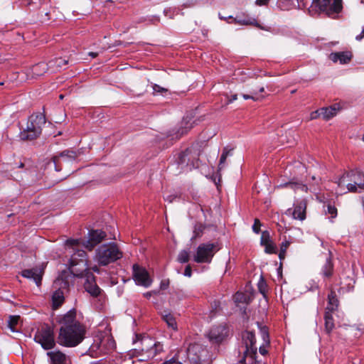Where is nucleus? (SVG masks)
Instances as JSON below:
<instances>
[{
	"mask_svg": "<svg viewBox=\"0 0 364 364\" xmlns=\"http://www.w3.org/2000/svg\"><path fill=\"white\" fill-rule=\"evenodd\" d=\"M60 324L57 341L68 348L78 346L85 338L86 327L76 318V311L73 309L58 318Z\"/></svg>",
	"mask_w": 364,
	"mask_h": 364,
	"instance_id": "f257e3e1",
	"label": "nucleus"
},
{
	"mask_svg": "<svg viewBox=\"0 0 364 364\" xmlns=\"http://www.w3.org/2000/svg\"><path fill=\"white\" fill-rule=\"evenodd\" d=\"M81 240L78 239H68L65 245L72 250L70 259V271L75 277H82L85 271L88 270L87 255L86 252L80 249Z\"/></svg>",
	"mask_w": 364,
	"mask_h": 364,
	"instance_id": "f03ea898",
	"label": "nucleus"
},
{
	"mask_svg": "<svg viewBox=\"0 0 364 364\" xmlns=\"http://www.w3.org/2000/svg\"><path fill=\"white\" fill-rule=\"evenodd\" d=\"M338 186L341 188L340 194L364 190V174L354 171L348 172L339 178Z\"/></svg>",
	"mask_w": 364,
	"mask_h": 364,
	"instance_id": "7ed1b4c3",
	"label": "nucleus"
},
{
	"mask_svg": "<svg viewBox=\"0 0 364 364\" xmlns=\"http://www.w3.org/2000/svg\"><path fill=\"white\" fill-rule=\"evenodd\" d=\"M123 256L122 252L114 243L104 244L95 250L94 260L101 266H107Z\"/></svg>",
	"mask_w": 364,
	"mask_h": 364,
	"instance_id": "20e7f679",
	"label": "nucleus"
},
{
	"mask_svg": "<svg viewBox=\"0 0 364 364\" xmlns=\"http://www.w3.org/2000/svg\"><path fill=\"white\" fill-rule=\"evenodd\" d=\"M202 152L199 143L193 144L183 151L179 153L176 162L181 169L192 170L199 166V157Z\"/></svg>",
	"mask_w": 364,
	"mask_h": 364,
	"instance_id": "39448f33",
	"label": "nucleus"
},
{
	"mask_svg": "<svg viewBox=\"0 0 364 364\" xmlns=\"http://www.w3.org/2000/svg\"><path fill=\"white\" fill-rule=\"evenodd\" d=\"M46 123V117L41 113L31 114L28 120L26 128L21 132L22 140H33L41 134L42 126Z\"/></svg>",
	"mask_w": 364,
	"mask_h": 364,
	"instance_id": "423d86ee",
	"label": "nucleus"
},
{
	"mask_svg": "<svg viewBox=\"0 0 364 364\" xmlns=\"http://www.w3.org/2000/svg\"><path fill=\"white\" fill-rule=\"evenodd\" d=\"M69 282L62 277L53 282V291L51 295V306L53 310L59 309L65 302V294L68 291Z\"/></svg>",
	"mask_w": 364,
	"mask_h": 364,
	"instance_id": "0eeeda50",
	"label": "nucleus"
},
{
	"mask_svg": "<svg viewBox=\"0 0 364 364\" xmlns=\"http://www.w3.org/2000/svg\"><path fill=\"white\" fill-rule=\"evenodd\" d=\"M311 7L330 16L340 13L343 9V4L342 0H312Z\"/></svg>",
	"mask_w": 364,
	"mask_h": 364,
	"instance_id": "6e6552de",
	"label": "nucleus"
},
{
	"mask_svg": "<svg viewBox=\"0 0 364 364\" xmlns=\"http://www.w3.org/2000/svg\"><path fill=\"white\" fill-rule=\"evenodd\" d=\"M34 340L46 350L52 349L55 346L53 329L48 325L36 332Z\"/></svg>",
	"mask_w": 364,
	"mask_h": 364,
	"instance_id": "1a4fd4ad",
	"label": "nucleus"
},
{
	"mask_svg": "<svg viewBox=\"0 0 364 364\" xmlns=\"http://www.w3.org/2000/svg\"><path fill=\"white\" fill-rule=\"evenodd\" d=\"M216 251L214 243L200 244L194 255V261L198 263H210Z\"/></svg>",
	"mask_w": 364,
	"mask_h": 364,
	"instance_id": "9d476101",
	"label": "nucleus"
},
{
	"mask_svg": "<svg viewBox=\"0 0 364 364\" xmlns=\"http://www.w3.org/2000/svg\"><path fill=\"white\" fill-rule=\"evenodd\" d=\"M187 355L191 362L196 364H201L202 362L205 360L208 356V350L200 344L193 343L189 346L187 350Z\"/></svg>",
	"mask_w": 364,
	"mask_h": 364,
	"instance_id": "9b49d317",
	"label": "nucleus"
},
{
	"mask_svg": "<svg viewBox=\"0 0 364 364\" xmlns=\"http://www.w3.org/2000/svg\"><path fill=\"white\" fill-rule=\"evenodd\" d=\"M141 343L142 347L140 350L148 359L153 358L159 352L162 350V346L159 343H156L150 338L142 339Z\"/></svg>",
	"mask_w": 364,
	"mask_h": 364,
	"instance_id": "f8f14e48",
	"label": "nucleus"
},
{
	"mask_svg": "<svg viewBox=\"0 0 364 364\" xmlns=\"http://www.w3.org/2000/svg\"><path fill=\"white\" fill-rule=\"evenodd\" d=\"M132 269L133 277L136 284L144 287H148L151 284L152 280L144 268L138 264H134Z\"/></svg>",
	"mask_w": 364,
	"mask_h": 364,
	"instance_id": "ddd939ff",
	"label": "nucleus"
},
{
	"mask_svg": "<svg viewBox=\"0 0 364 364\" xmlns=\"http://www.w3.org/2000/svg\"><path fill=\"white\" fill-rule=\"evenodd\" d=\"M107 237L105 232L99 230H90L88 233V240L82 243V246L91 251Z\"/></svg>",
	"mask_w": 364,
	"mask_h": 364,
	"instance_id": "4468645a",
	"label": "nucleus"
},
{
	"mask_svg": "<svg viewBox=\"0 0 364 364\" xmlns=\"http://www.w3.org/2000/svg\"><path fill=\"white\" fill-rule=\"evenodd\" d=\"M294 206L293 209L289 208L287 210V214L292 215L294 219L304 220L306 218V200L302 199L296 201Z\"/></svg>",
	"mask_w": 364,
	"mask_h": 364,
	"instance_id": "2eb2a0df",
	"label": "nucleus"
},
{
	"mask_svg": "<svg viewBox=\"0 0 364 364\" xmlns=\"http://www.w3.org/2000/svg\"><path fill=\"white\" fill-rule=\"evenodd\" d=\"M85 276L86 279L84 284V287L86 291L93 297H97L100 295L102 289L97 286L95 281V277L93 274L90 272L89 270H87Z\"/></svg>",
	"mask_w": 364,
	"mask_h": 364,
	"instance_id": "dca6fc26",
	"label": "nucleus"
},
{
	"mask_svg": "<svg viewBox=\"0 0 364 364\" xmlns=\"http://www.w3.org/2000/svg\"><path fill=\"white\" fill-rule=\"evenodd\" d=\"M44 274V267H36L32 269H24L21 272V275L27 279H33L37 286L41 284L42 277Z\"/></svg>",
	"mask_w": 364,
	"mask_h": 364,
	"instance_id": "f3484780",
	"label": "nucleus"
},
{
	"mask_svg": "<svg viewBox=\"0 0 364 364\" xmlns=\"http://www.w3.org/2000/svg\"><path fill=\"white\" fill-rule=\"evenodd\" d=\"M341 109V107L338 104H335L328 107H322L315 112L311 113V119H314L316 116L322 117L323 119L328 120L336 115Z\"/></svg>",
	"mask_w": 364,
	"mask_h": 364,
	"instance_id": "a211bd4d",
	"label": "nucleus"
},
{
	"mask_svg": "<svg viewBox=\"0 0 364 364\" xmlns=\"http://www.w3.org/2000/svg\"><path fill=\"white\" fill-rule=\"evenodd\" d=\"M228 329L225 326L220 325L213 327L208 333L210 340L216 343L221 342L227 336Z\"/></svg>",
	"mask_w": 364,
	"mask_h": 364,
	"instance_id": "6ab92c4d",
	"label": "nucleus"
},
{
	"mask_svg": "<svg viewBox=\"0 0 364 364\" xmlns=\"http://www.w3.org/2000/svg\"><path fill=\"white\" fill-rule=\"evenodd\" d=\"M51 360V364H71L70 358L60 350H53L47 353Z\"/></svg>",
	"mask_w": 364,
	"mask_h": 364,
	"instance_id": "aec40b11",
	"label": "nucleus"
},
{
	"mask_svg": "<svg viewBox=\"0 0 364 364\" xmlns=\"http://www.w3.org/2000/svg\"><path fill=\"white\" fill-rule=\"evenodd\" d=\"M353 57L352 53L350 51H342L331 53L329 55V59L333 63L338 61L340 64H347L350 63Z\"/></svg>",
	"mask_w": 364,
	"mask_h": 364,
	"instance_id": "412c9836",
	"label": "nucleus"
},
{
	"mask_svg": "<svg viewBox=\"0 0 364 364\" xmlns=\"http://www.w3.org/2000/svg\"><path fill=\"white\" fill-rule=\"evenodd\" d=\"M257 348H250V350H245L244 357L241 360L244 364H259V361L257 358Z\"/></svg>",
	"mask_w": 364,
	"mask_h": 364,
	"instance_id": "4be33fe9",
	"label": "nucleus"
},
{
	"mask_svg": "<svg viewBox=\"0 0 364 364\" xmlns=\"http://www.w3.org/2000/svg\"><path fill=\"white\" fill-rule=\"evenodd\" d=\"M191 119L188 118V117H186L183 118L182 123H181L182 124L181 127L178 129V130L176 133V137H175L176 139L181 138L184 134H186L188 132V131H190L193 128V123L191 122Z\"/></svg>",
	"mask_w": 364,
	"mask_h": 364,
	"instance_id": "5701e85b",
	"label": "nucleus"
},
{
	"mask_svg": "<svg viewBox=\"0 0 364 364\" xmlns=\"http://www.w3.org/2000/svg\"><path fill=\"white\" fill-rule=\"evenodd\" d=\"M242 341L245 346V350H250V348H257L255 346V336L251 331H245L242 334Z\"/></svg>",
	"mask_w": 364,
	"mask_h": 364,
	"instance_id": "b1692460",
	"label": "nucleus"
},
{
	"mask_svg": "<svg viewBox=\"0 0 364 364\" xmlns=\"http://www.w3.org/2000/svg\"><path fill=\"white\" fill-rule=\"evenodd\" d=\"M339 301L334 291L331 290L328 295V304L325 311L333 312L336 311L338 306Z\"/></svg>",
	"mask_w": 364,
	"mask_h": 364,
	"instance_id": "393cba45",
	"label": "nucleus"
},
{
	"mask_svg": "<svg viewBox=\"0 0 364 364\" xmlns=\"http://www.w3.org/2000/svg\"><path fill=\"white\" fill-rule=\"evenodd\" d=\"M323 318L324 331L328 335H330L335 328V323L332 316V313L329 311H325Z\"/></svg>",
	"mask_w": 364,
	"mask_h": 364,
	"instance_id": "a878e982",
	"label": "nucleus"
},
{
	"mask_svg": "<svg viewBox=\"0 0 364 364\" xmlns=\"http://www.w3.org/2000/svg\"><path fill=\"white\" fill-rule=\"evenodd\" d=\"M333 274V264L330 257L326 259V263L321 268V274L325 279H328L332 277Z\"/></svg>",
	"mask_w": 364,
	"mask_h": 364,
	"instance_id": "bb28decb",
	"label": "nucleus"
},
{
	"mask_svg": "<svg viewBox=\"0 0 364 364\" xmlns=\"http://www.w3.org/2000/svg\"><path fill=\"white\" fill-rule=\"evenodd\" d=\"M102 344L101 343V338L95 340L94 343L91 345L89 349V352L92 357H99L105 353H102Z\"/></svg>",
	"mask_w": 364,
	"mask_h": 364,
	"instance_id": "cd10ccee",
	"label": "nucleus"
},
{
	"mask_svg": "<svg viewBox=\"0 0 364 364\" xmlns=\"http://www.w3.org/2000/svg\"><path fill=\"white\" fill-rule=\"evenodd\" d=\"M101 343L102 344V353L107 354L115 348V342L110 336H104L102 338Z\"/></svg>",
	"mask_w": 364,
	"mask_h": 364,
	"instance_id": "c85d7f7f",
	"label": "nucleus"
},
{
	"mask_svg": "<svg viewBox=\"0 0 364 364\" xmlns=\"http://www.w3.org/2000/svg\"><path fill=\"white\" fill-rule=\"evenodd\" d=\"M162 318L164 322L167 324L168 327L173 331L178 330L177 322L176 321V318L170 313L164 314L162 316Z\"/></svg>",
	"mask_w": 364,
	"mask_h": 364,
	"instance_id": "c756f323",
	"label": "nucleus"
},
{
	"mask_svg": "<svg viewBox=\"0 0 364 364\" xmlns=\"http://www.w3.org/2000/svg\"><path fill=\"white\" fill-rule=\"evenodd\" d=\"M76 157H77V154L75 151L66 150V151H63L60 154L59 156L54 157V161H55V163L60 161L61 160L63 161H66L67 159L74 160Z\"/></svg>",
	"mask_w": 364,
	"mask_h": 364,
	"instance_id": "7c9ffc66",
	"label": "nucleus"
},
{
	"mask_svg": "<svg viewBox=\"0 0 364 364\" xmlns=\"http://www.w3.org/2000/svg\"><path fill=\"white\" fill-rule=\"evenodd\" d=\"M49 63H40L33 66L32 73L34 75L41 76L48 70Z\"/></svg>",
	"mask_w": 364,
	"mask_h": 364,
	"instance_id": "2f4dec72",
	"label": "nucleus"
},
{
	"mask_svg": "<svg viewBox=\"0 0 364 364\" xmlns=\"http://www.w3.org/2000/svg\"><path fill=\"white\" fill-rule=\"evenodd\" d=\"M68 64V60L61 58H56L49 62V68H53L55 70L63 68Z\"/></svg>",
	"mask_w": 364,
	"mask_h": 364,
	"instance_id": "473e14b6",
	"label": "nucleus"
},
{
	"mask_svg": "<svg viewBox=\"0 0 364 364\" xmlns=\"http://www.w3.org/2000/svg\"><path fill=\"white\" fill-rule=\"evenodd\" d=\"M278 187L281 188H285V187H289L291 188L294 189H301L302 191L307 192L308 191V187L301 183H294V182H288L285 183L284 184H280Z\"/></svg>",
	"mask_w": 364,
	"mask_h": 364,
	"instance_id": "72a5a7b5",
	"label": "nucleus"
},
{
	"mask_svg": "<svg viewBox=\"0 0 364 364\" xmlns=\"http://www.w3.org/2000/svg\"><path fill=\"white\" fill-rule=\"evenodd\" d=\"M233 299L236 304H247L249 302V296L242 292H237L234 295Z\"/></svg>",
	"mask_w": 364,
	"mask_h": 364,
	"instance_id": "f704fd0d",
	"label": "nucleus"
},
{
	"mask_svg": "<svg viewBox=\"0 0 364 364\" xmlns=\"http://www.w3.org/2000/svg\"><path fill=\"white\" fill-rule=\"evenodd\" d=\"M257 287H258V289H259V291L262 294L263 297L267 299V284L266 283V282L264 281V279H263V277H261L259 282H258V284H257Z\"/></svg>",
	"mask_w": 364,
	"mask_h": 364,
	"instance_id": "c9c22d12",
	"label": "nucleus"
},
{
	"mask_svg": "<svg viewBox=\"0 0 364 364\" xmlns=\"http://www.w3.org/2000/svg\"><path fill=\"white\" fill-rule=\"evenodd\" d=\"M20 319L19 316H10L8 320V327L13 331H16L15 327Z\"/></svg>",
	"mask_w": 364,
	"mask_h": 364,
	"instance_id": "e433bc0d",
	"label": "nucleus"
},
{
	"mask_svg": "<svg viewBox=\"0 0 364 364\" xmlns=\"http://www.w3.org/2000/svg\"><path fill=\"white\" fill-rule=\"evenodd\" d=\"M205 229V225L200 223H198L194 226L193 233L194 236L193 239H196L201 236L203 230Z\"/></svg>",
	"mask_w": 364,
	"mask_h": 364,
	"instance_id": "4c0bfd02",
	"label": "nucleus"
},
{
	"mask_svg": "<svg viewBox=\"0 0 364 364\" xmlns=\"http://www.w3.org/2000/svg\"><path fill=\"white\" fill-rule=\"evenodd\" d=\"M189 251L183 250L181 251L178 255V261L181 263H186L189 261Z\"/></svg>",
	"mask_w": 364,
	"mask_h": 364,
	"instance_id": "58836bf2",
	"label": "nucleus"
},
{
	"mask_svg": "<svg viewBox=\"0 0 364 364\" xmlns=\"http://www.w3.org/2000/svg\"><path fill=\"white\" fill-rule=\"evenodd\" d=\"M230 151H228L226 148H225L223 151V153L220 156L218 168L219 170L223 169L225 166V161L227 159V157L229 154Z\"/></svg>",
	"mask_w": 364,
	"mask_h": 364,
	"instance_id": "ea45409f",
	"label": "nucleus"
},
{
	"mask_svg": "<svg viewBox=\"0 0 364 364\" xmlns=\"http://www.w3.org/2000/svg\"><path fill=\"white\" fill-rule=\"evenodd\" d=\"M272 242L269 236V233L268 231L265 230L262 232L261 235V245L264 246L267 245L269 242Z\"/></svg>",
	"mask_w": 364,
	"mask_h": 364,
	"instance_id": "a19ab883",
	"label": "nucleus"
},
{
	"mask_svg": "<svg viewBox=\"0 0 364 364\" xmlns=\"http://www.w3.org/2000/svg\"><path fill=\"white\" fill-rule=\"evenodd\" d=\"M326 208V213L331 215V218H335L337 216V208L334 205L328 204Z\"/></svg>",
	"mask_w": 364,
	"mask_h": 364,
	"instance_id": "79ce46f5",
	"label": "nucleus"
},
{
	"mask_svg": "<svg viewBox=\"0 0 364 364\" xmlns=\"http://www.w3.org/2000/svg\"><path fill=\"white\" fill-rule=\"evenodd\" d=\"M264 247H265V252L267 253L272 254L276 252L277 247L272 241L265 245Z\"/></svg>",
	"mask_w": 364,
	"mask_h": 364,
	"instance_id": "37998d69",
	"label": "nucleus"
},
{
	"mask_svg": "<svg viewBox=\"0 0 364 364\" xmlns=\"http://www.w3.org/2000/svg\"><path fill=\"white\" fill-rule=\"evenodd\" d=\"M261 225H262V224H261L259 220L257 219V218H255V221H254V224L252 225V230L255 233L258 234L259 232V231H260Z\"/></svg>",
	"mask_w": 364,
	"mask_h": 364,
	"instance_id": "c03bdc74",
	"label": "nucleus"
},
{
	"mask_svg": "<svg viewBox=\"0 0 364 364\" xmlns=\"http://www.w3.org/2000/svg\"><path fill=\"white\" fill-rule=\"evenodd\" d=\"M152 87H153L154 92H156V93H161V94H163L164 92H166L168 91L167 89L164 88V87H162L160 85H156V84H154L152 86Z\"/></svg>",
	"mask_w": 364,
	"mask_h": 364,
	"instance_id": "a18cd8bd",
	"label": "nucleus"
},
{
	"mask_svg": "<svg viewBox=\"0 0 364 364\" xmlns=\"http://www.w3.org/2000/svg\"><path fill=\"white\" fill-rule=\"evenodd\" d=\"M261 332H262V335L264 341L267 344H269V334L267 332V329L265 327H264L261 329Z\"/></svg>",
	"mask_w": 364,
	"mask_h": 364,
	"instance_id": "49530a36",
	"label": "nucleus"
},
{
	"mask_svg": "<svg viewBox=\"0 0 364 364\" xmlns=\"http://www.w3.org/2000/svg\"><path fill=\"white\" fill-rule=\"evenodd\" d=\"M257 94L256 92H252V95H246V94H244L242 95V97L245 99V100H249V99H251V100H257V98L255 97V95Z\"/></svg>",
	"mask_w": 364,
	"mask_h": 364,
	"instance_id": "de8ad7c7",
	"label": "nucleus"
},
{
	"mask_svg": "<svg viewBox=\"0 0 364 364\" xmlns=\"http://www.w3.org/2000/svg\"><path fill=\"white\" fill-rule=\"evenodd\" d=\"M289 245L290 242L289 241L286 240L284 242H282V243L281 244L280 249L282 250V252H286Z\"/></svg>",
	"mask_w": 364,
	"mask_h": 364,
	"instance_id": "09e8293b",
	"label": "nucleus"
},
{
	"mask_svg": "<svg viewBox=\"0 0 364 364\" xmlns=\"http://www.w3.org/2000/svg\"><path fill=\"white\" fill-rule=\"evenodd\" d=\"M184 275L186 277H191L192 270H191V267L190 265H188L186 267L185 270H184Z\"/></svg>",
	"mask_w": 364,
	"mask_h": 364,
	"instance_id": "8fccbe9b",
	"label": "nucleus"
},
{
	"mask_svg": "<svg viewBox=\"0 0 364 364\" xmlns=\"http://www.w3.org/2000/svg\"><path fill=\"white\" fill-rule=\"evenodd\" d=\"M259 350V353L263 355H264L267 353V350H266V348L264 346H260Z\"/></svg>",
	"mask_w": 364,
	"mask_h": 364,
	"instance_id": "3c124183",
	"label": "nucleus"
},
{
	"mask_svg": "<svg viewBox=\"0 0 364 364\" xmlns=\"http://www.w3.org/2000/svg\"><path fill=\"white\" fill-rule=\"evenodd\" d=\"M269 0H257L256 4L257 5H265Z\"/></svg>",
	"mask_w": 364,
	"mask_h": 364,
	"instance_id": "603ef678",
	"label": "nucleus"
},
{
	"mask_svg": "<svg viewBox=\"0 0 364 364\" xmlns=\"http://www.w3.org/2000/svg\"><path fill=\"white\" fill-rule=\"evenodd\" d=\"M364 38V28L363 29L361 33H360L359 35H358L356 37H355V39L357 41H360L362 40L363 38Z\"/></svg>",
	"mask_w": 364,
	"mask_h": 364,
	"instance_id": "864d4df0",
	"label": "nucleus"
},
{
	"mask_svg": "<svg viewBox=\"0 0 364 364\" xmlns=\"http://www.w3.org/2000/svg\"><path fill=\"white\" fill-rule=\"evenodd\" d=\"M164 364H182V363L177 360H170L168 361L165 362Z\"/></svg>",
	"mask_w": 364,
	"mask_h": 364,
	"instance_id": "5fc2aeb1",
	"label": "nucleus"
},
{
	"mask_svg": "<svg viewBox=\"0 0 364 364\" xmlns=\"http://www.w3.org/2000/svg\"><path fill=\"white\" fill-rule=\"evenodd\" d=\"M239 23H241V24H245V25H248V24H252V22H251L250 21H246V20H238L237 21Z\"/></svg>",
	"mask_w": 364,
	"mask_h": 364,
	"instance_id": "6e6d98bb",
	"label": "nucleus"
},
{
	"mask_svg": "<svg viewBox=\"0 0 364 364\" xmlns=\"http://www.w3.org/2000/svg\"><path fill=\"white\" fill-rule=\"evenodd\" d=\"M237 99V95L236 94L232 95L231 97L228 100V103H230Z\"/></svg>",
	"mask_w": 364,
	"mask_h": 364,
	"instance_id": "4d7b16f0",
	"label": "nucleus"
},
{
	"mask_svg": "<svg viewBox=\"0 0 364 364\" xmlns=\"http://www.w3.org/2000/svg\"><path fill=\"white\" fill-rule=\"evenodd\" d=\"M286 252H282V250L280 249V252L279 254V257L280 259H283L285 257Z\"/></svg>",
	"mask_w": 364,
	"mask_h": 364,
	"instance_id": "13d9d810",
	"label": "nucleus"
},
{
	"mask_svg": "<svg viewBox=\"0 0 364 364\" xmlns=\"http://www.w3.org/2000/svg\"><path fill=\"white\" fill-rule=\"evenodd\" d=\"M91 269L93 272H97L98 274L100 272V269L97 265L93 266Z\"/></svg>",
	"mask_w": 364,
	"mask_h": 364,
	"instance_id": "bf43d9fd",
	"label": "nucleus"
},
{
	"mask_svg": "<svg viewBox=\"0 0 364 364\" xmlns=\"http://www.w3.org/2000/svg\"><path fill=\"white\" fill-rule=\"evenodd\" d=\"M154 293V291H148V292L145 293L144 294V296L146 298H149Z\"/></svg>",
	"mask_w": 364,
	"mask_h": 364,
	"instance_id": "052dcab7",
	"label": "nucleus"
},
{
	"mask_svg": "<svg viewBox=\"0 0 364 364\" xmlns=\"http://www.w3.org/2000/svg\"><path fill=\"white\" fill-rule=\"evenodd\" d=\"M89 55L92 58H96L98 55V53L95 52H90Z\"/></svg>",
	"mask_w": 364,
	"mask_h": 364,
	"instance_id": "680f3d73",
	"label": "nucleus"
},
{
	"mask_svg": "<svg viewBox=\"0 0 364 364\" xmlns=\"http://www.w3.org/2000/svg\"><path fill=\"white\" fill-rule=\"evenodd\" d=\"M90 364H108V363H107L106 362H104L102 360H99V361H96V362H92Z\"/></svg>",
	"mask_w": 364,
	"mask_h": 364,
	"instance_id": "e2e57ef3",
	"label": "nucleus"
},
{
	"mask_svg": "<svg viewBox=\"0 0 364 364\" xmlns=\"http://www.w3.org/2000/svg\"><path fill=\"white\" fill-rule=\"evenodd\" d=\"M264 89L263 87H262L260 89H259V92H264Z\"/></svg>",
	"mask_w": 364,
	"mask_h": 364,
	"instance_id": "0e129e2a",
	"label": "nucleus"
},
{
	"mask_svg": "<svg viewBox=\"0 0 364 364\" xmlns=\"http://www.w3.org/2000/svg\"><path fill=\"white\" fill-rule=\"evenodd\" d=\"M60 99H63V95H60Z\"/></svg>",
	"mask_w": 364,
	"mask_h": 364,
	"instance_id": "69168bd1",
	"label": "nucleus"
},
{
	"mask_svg": "<svg viewBox=\"0 0 364 364\" xmlns=\"http://www.w3.org/2000/svg\"><path fill=\"white\" fill-rule=\"evenodd\" d=\"M19 166H20V167H23V164H21Z\"/></svg>",
	"mask_w": 364,
	"mask_h": 364,
	"instance_id": "338daca9",
	"label": "nucleus"
},
{
	"mask_svg": "<svg viewBox=\"0 0 364 364\" xmlns=\"http://www.w3.org/2000/svg\"><path fill=\"white\" fill-rule=\"evenodd\" d=\"M362 139L364 141V134L363 135Z\"/></svg>",
	"mask_w": 364,
	"mask_h": 364,
	"instance_id": "774afa93",
	"label": "nucleus"
}]
</instances>
